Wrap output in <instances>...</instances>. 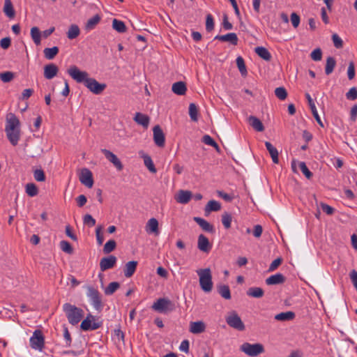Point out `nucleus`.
Here are the masks:
<instances>
[{"instance_id": "obj_1", "label": "nucleus", "mask_w": 357, "mask_h": 357, "mask_svg": "<svg viewBox=\"0 0 357 357\" xmlns=\"http://www.w3.org/2000/svg\"><path fill=\"white\" fill-rule=\"evenodd\" d=\"M67 73L77 83H83L93 94H101L107 87L105 84L99 83L94 78L90 77L87 72L80 70L76 66H70Z\"/></svg>"}, {"instance_id": "obj_2", "label": "nucleus", "mask_w": 357, "mask_h": 357, "mask_svg": "<svg viewBox=\"0 0 357 357\" xmlns=\"http://www.w3.org/2000/svg\"><path fill=\"white\" fill-rule=\"evenodd\" d=\"M20 121L15 114H10L7 118L5 131L9 142L16 146L20 140Z\"/></svg>"}, {"instance_id": "obj_3", "label": "nucleus", "mask_w": 357, "mask_h": 357, "mask_svg": "<svg viewBox=\"0 0 357 357\" xmlns=\"http://www.w3.org/2000/svg\"><path fill=\"white\" fill-rule=\"evenodd\" d=\"M63 310L68 322L73 326L77 325L84 317L83 310L70 303L63 304Z\"/></svg>"}, {"instance_id": "obj_4", "label": "nucleus", "mask_w": 357, "mask_h": 357, "mask_svg": "<svg viewBox=\"0 0 357 357\" xmlns=\"http://www.w3.org/2000/svg\"><path fill=\"white\" fill-rule=\"evenodd\" d=\"M197 273L199 278V284L204 292H210L213 289L212 275L210 268L199 269Z\"/></svg>"}, {"instance_id": "obj_5", "label": "nucleus", "mask_w": 357, "mask_h": 357, "mask_svg": "<svg viewBox=\"0 0 357 357\" xmlns=\"http://www.w3.org/2000/svg\"><path fill=\"white\" fill-rule=\"evenodd\" d=\"M240 351L249 357H256L264 354L265 349L261 343L244 342L240 346Z\"/></svg>"}, {"instance_id": "obj_6", "label": "nucleus", "mask_w": 357, "mask_h": 357, "mask_svg": "<svg viewBox=\"0 0 357 357\" xmlns=\"http://www.w3.org/2000/svg\"><path fill=\"white\" fill-rule=\"evenodd\" d=\"M86 296L93 307L97 311H101L103 305L101 295L98 290L91 286L86 287Z\"/></svg>"}, {"instance_id": "obj_7", "label": "nucleus", "mask_w": 357, "mask_h": 357, "mask_svg": "<svg viewBox=\"0 0 357 357\" xmlns=\"http://www.w3.org/2000/svg\"><path fill=\"white\" fill-rule=\"evenodd\" d=\"M30 347L36 351H41L45 345V337L40 330H35L29 340Z\"/></svg>"}, {"instance_id": "obj_8", "label": "nucleus", "mask_w": 357, "mask_h": 357, "mask_svg": "<svg viewBox=\"0 0 357 357\" xmlns=\"http://www.w3.org/2000/svg\"><path fill=\"white\" fill-rule=\"evenodd\" d=\"M102 323L96 321L95 316L89 314L81 323V329L84 331H95L98 329Z\"/></svg>"}, {"instance_id": "obj_9", "label": "nucleus", "mask_w": 357, "mask_h": 357, "mask_svg": "<svg viewBox=\"0 0 357 357\" xmlns=\"http://www.w3.org/2000/svg\"><path fill=\"white\" fill-rule=\"evenodd\" d=\"M227 324L231 328L238 331H243L245 325L240 317L235 312H231L226 317Z\"/></svg>"}, {"instance_id": "obj_10", "label": "nucleus", "mask_w": 357, "mask_h": 357, "mask_svg": "<svg viewBox=\"0 0 357 357\" xmlns=\"http://www.w3.org/2000/svg\"><path fill=\"white\" fill-rule=\"evenodd\" d=\"M152 309L160 313H166L172 310V303L169 299L161 298L153 303Z\"/></svg>"}, {"instance_id": "obj_11", "label": "nucleus", "mask_w": 357, "mask_h": 357, "mask_svg": "<svg viewBox=\"0 0 357 357\" xmlns=\"http://www.w3.org/2000/svg\"><path fill=\"white\" fill-rule=\"evenodd\" d=\"M79 181L88 188H91L93 185V179L91 172L87 168H83L79 176Z\"/></svg>"}, {"instance_id": "obj_12", "label": "nucleus", "mask_w": 357, "mask_h": 357, "mask_svg": "<svg viewBox=\"0 0 357 357\" xmlns=\"http://www.w3.org/2000/svg\"><path fill=\"white\" fill-rule=\"evenodd\" d=\"M101 152L105 155V158L113 164L118 171L123 169V166L122 162L114 153L105 149H102Z\"/></svg>"}, {"instance_id": "obj_13", "label": "nucleus", "mask_w": 357, "mask_h": 357, "mask_svg": "<svg viewBox=\"0 0 357 357\" xmlns=\"http://www.w3.org/2000/svg\"><path fill=\"white\" fill-rule=\"evenodd\" d=\"M197 248L200 251L208 253L212 248V245L206 236L199 234L197 238Z\"/></svg>"}, {"instance_id": "obj_14", "label": "nucleus", "mask_w": 357, "mask_h": 357, "mask_svg": "<svg viewBox=\"0 0 357 357\" xmlns=\"http://www.w3.org/2000/svg\"><path fill=\"white\" fill-rule=\"evenodd\" d=\"M192 197V194L189 190H180L174 197L175 200L182 204H188Z\"/></svg>"}, {"instance_id": "obj_15", "label": "nucleus", "mask_w": 357, "mask_h": 357, "mask_svg": "<svg viewBox=\"0 0 357 357\" xmlns=\"http://www.w3.org/2000/svg\"><path fill=\"white\" fill-rule=\"evenodd\" d=\"M116 262V257L113 255H110L107 257H103L100 261V268L102 271H105L109 268H112Z\"/></svg>"}, {"instance_id": "obj_16", "label": "nucleus", "mask_w": 357, "mask_h": 357, "mask_svg": "<svg viewBox=\"0 0 357 357\" xmlns=\"http://www.w3.org/2000/svg\"><path fill=\"white\" fill-rule=\"evenodd\" d=\"M146 231L149 234H159L158 221L155 218L149 219L145 227Z\"/></svg>"}, {"instance_id": "obj_17", "label": "nucleus", "mask_w": 357, "mask_h": 357, "mask_svg": "<svg viewBox=\"0 0 357 357\" xmlns=\"http://www.w3.org/2000/svg\"><path fill=\"white\" fill-rule=\"evenodd\" d=\"M153 139L155 144L158 146H163L165 145V135L162 130L159 126H155L153 129Z\"/></svg>"}, {"instance_id": "obj_18", "label": "nucleus", "mask_w": 357, "mask_h": 357, "mask_svg": "<svg viewBox=\"0 0 357 357\" xmlns=\"http://www.w3.org/2000/svg\"><path fill=\"white\" fill-rule=\"evenodd\" d=\"M214 39L223 42H229L233 45H236L238 41L237 35L235 33H229L225 35H218Z\"/></svg>"}, {"instance_id": "obj_19", "label": "nucleus", "mask_w": 357, "mask_h": 357, "mask_svg": "<svg viewBox=\"0 0 357 357\" xmlns=\"http://www.w3.org/2000/svg\"><path fill=\"white\" fill-rule=\"evenodd\" d=\"M206 325L202 321H192L190 323L189 331L192 334H199L204 332Z\"/></svg>"}, {"instance_id": "obj_20", "label": "nucleus", "mask_w": 357, "mask_h": 357, "mask_svg": "<svg viewBox=\"0 0 357 357\" xmlns=\"http://www.w3.org/2000/svg\"><path fill=\"white\" fill-rule=\"evenodd\" d=\"M58 70V67L55 64H47L44 67V76L47 79H52L56 75Z\"/></svg>"}, {"instance_id": "obj_21", "label": "nucleus", "mask_w": 357, "mask_h": 357, "mask_svg": "<svg viewBox=\"0 0 357 357\" xmlns=\"http://www.w3.org/2000/svg\"><path fill=\"white\" fill-rule=\"evenodd\" d=\"M133 119L137 124L142 126L144 128H147L149 125L150 119L144 114L137 112Z\"/></svg>"}, {"instance_id": "obj_22", "label": "nucleus", "mask_w": 357, "mask_h": 357, "mask_svg": "<svg viewBox=\"0 0 357 357\" xmlns=\"http://www.w3.org/2000/svg\"><path fill=\"white\" fill-rule=\"evenodd\" d=\"M194 220L195 222H197L202 229L207 232L209 233H213L214 232V227L213 226L210 224L208 222H207L204 218H199V217H195Z\"/></svg>"}, {"instance_id": "obj_23", "label": "nucleus", "mask_w": 357, "mask_h": 357, "mask_svg": "<svg viewBox=\"0 0 357 357\" xmlns=\"http://www.w3.org/2000/svg\"><path fill=\"white\" fill-rule=\"evenodd\" d=\"M285 281V277L282 273L272 275L266 279V283L268 285H274L282 284Z\"/></svg>"}, {"instance_id": "obj_24", "label": "nucleus", "mask_w": 357, "mask_h": 357, "mask_svg": "<svg viewBox=\"0 0 357 357\" xmlns=\"http://www.w3.org/2000/svg\"><path fill=\"white\" fill-rule=\"evenodd\" d=\"M139 155L143 158L144 165L147 167V169L151 172L155 173L156 168L155 167L151 158L149 155L144 153L143 151L139 152Z\"/></svg>"}, {"instance_id": "obj_25", "label": "nucleus", "mask_w": 357, "mask_h": 357, "mask_svg": "<svg viewBox=\"0 0 357 357\" xmlns=\"http://www.w3.org/2000/svg\"><path fill=\"white\" fill-rule=\"evenodd\" d=\"M265 146L272 158L273 162L275 164H278L279 158L277 149L273 146L269 142H266Z\"/></svg>"}, {"instance_id": "obj_26", "label": "nucleus", "mask_w": 357, "mask_h": 357, "mask_svg": "<svg viewBox=\"0 0 357 357\" xmlns=\"http://www.w3.org/2000/svg\"><path fill=\"white\" fill-rule=\"evenodd\" d=\"M172 91L178 96H183L187 91L186 85L183 82H177L172 84Z\"/></svg>"}, {"instance_id": "obj_27", "label": "nucleus", "mask_w": 357, "mask_h": 357, "mask_svg": "<svg viewBox=\"0 0 357 357\" xmlns=\"http://www.w3.org/2000/svg\"><path fill=\"white\" fill-rule=\"evenodd\" d=\"M137 261H130L126 264L124 268V275L126 278H130L136 271Z\"/></svg>"}, {"instance_id": "obj_28", "label": "nucleus", "mask_w": 357, "mask_h": 357, "mask_svg": "<svg viewBox=\"0 0 357 357\" xmlns=\"http://www.w3.org/2000/svg\"><path fill=\"white\" fill-rule=\"evenodd\" d=\"M248 121L250 126L257 131L261 132L264 130V127L261 121L257 117L250 116Z\"/></svg>"}, {"instance_id": "obj_29", "label": "nucleus", "mask_w": 357, "mask_h": 357, "mask_svg": "<svg viewBox=\"0 0 357 357\" xmlns=\"http://www.w3.org/2000/svg\"><path fill=\"white\" fill-rule=\"evenodd\" d=\"M221 208L220 204L215 200H211L205 206V213H209L211 211H218Z\"/></svg>"}, {"instance_id": "obj_30", "label": "nucleus", "mask_w": 357, "mask_h": 357, "mask_svg": "<svg viewBox=\"0 0 357 357\" xmlns=\"http://www.w3.org/2000/svg\"><path fill=\"white\" fill-rule=\"evenodd\" d=\"M295 317V314L293 312L288 311L281 312L275 316V319L278 321H284L292 320Z\"/></svg>"}, {"instance_id": "obj_31", "label": "nucleus", "mask_w": 357, "mask_h": 357, "mask_svg": "<svg viewBox=\"0 0 357 357\" xmlns=\"http://www.w3.org/2000/svg\"><path fill=\"white\" fill-rule=\"evenodd\" d=\"M264 294V290L260 287H250L247 291V295L252 298H261Z\"/></svg>"}, {"instance_id": "obj_32", "label": "nucleus", "mask_w": 357, "mask_h": 357, "mask_svg": "<svg viewBox=\"0 0 357 357\" xmlns=\"http://www.w3.org/2000/svg\"><path fill=\"white\" fill-rule=\"evenodd\" d=\"M80 33V29L77 24H72L70 26L67 31V37L70 40L76 38Z\"/></svg>"}, {"instance_id": "obj_33", "label": "nucleus", "mask_w": 357, "mask_h": 357, "mask_svg": "<svg viewBox=\"0 0 357 357\" xmlns=\"http://www.w3.org/2000/svg\"><path fill=\"white\" fill-rule=\"evenodd\" d=\"M255 52L259 56L264 59L265 61H269L271 58L270 52L264 47H257L255 48Z\"/></svg>"}, {"instance_id": "obj_34", "label": "nucleus", "mask_w": 357, "mask_h": 357, "mask_svg": "<svg viewBox=\"0 0 357 357\" xmlns=\"http://www.w3.org/2000/svg\"><path fill=\"white\" fill-rule=\"evenodd\" d=\"M100 17L99 15H96L91 18L89 19L85 28L86 30L90 31L95 28V26L100 22Z\"/></svg>"}, {"instance_id": "obj_35", "label": "nucleus", "mask_w": 357, "mask_h": 357, "mask_svg": "<svg viewBox=\"0 0 357 357\" xmlns=\"http://www.w3.org/2000/svg\"><path fill=\"white\" fill-rule=\"evenodd\" d=\"M41 36V32L38 27L33 26L31 29V36L36 45L40 44Z\"/></svg>"}, {"instance_id": "obj_36", "label": "nucleus", "mask_w": 357, "mask_h": 357, "mask_svg": "<svg viewBox=\"0 0 357 357\" xmlns=\"http://www.w3.org/2000/svg\"><path fill=\"white\" fill-rule=\"evenodd\" d=\"M336 65V61L335 59L332 57L329 56L326 59V63L325 67V73L326 75H330L333 73L335 67Z\"/></svg>"}, {"instance_id": "obj_37", "label": "nucleus", "mask_w": 357, "mask_h": 357, "mask_svg": "<svg viewBox=\"0 0 357 357\" xmlns=\"http://www.w3.org/2000/svg\"><path fill=\"white\" fill-rule=\"evenodd\" d=\"M3 12L5 13L6 15L8 16V17H14L15 11L10 0H5Z\"/></svg>"}, {"instance_id": "obj_38", "label": "nucleus", "mask_w": 357, "mask_h": 357, "mask_svg": "<svg viewBox=\"0 0 357 357\" xmlns=\"http://www.w3.org/2000/svg\"><path fill=\"white\" fill-rule=\"evenodd\" d=\"M218 293L225 299L229 300L231 298V292L229 286L222 284L218 287Z\"/></svg>"}, {"instance_id": "obj_39", "label": "nucleus", "mask_w": 357, "mask_h": 357, "mask_svg": "<svg viewBox=\"0 0 357 357\" xmlns=\"http://www.w3.org/2000/svg\"><path fill=\"white\" fill-rule=\"evenodd\" d=\"M26 193L30 197H35L38 193L37 186L33 183H29L25 186Z\"/></svg>"}, {"instance_id": "obj_40", "label": "nucleus", "mask_w": 357, "mask_h": 357, "mask_svg": "<svg viewBox=\"0 0 357 357\" xmlns=\"http://www.w3.org/2000/svg\"><path fill=\"white\" fill-rule=\"evenodd\" d=\"M189 116L192 121H198V108L195 103L189 105Z\"/></svg>"}, {"instance_id": "obj_41", "label": "nucleus", "mask_w": 357, "mask_h": 357, "mask_svg": "<svg viewBox=\"0 0 357 357\" xmlns=\"http://www.w3.org/2000/svg\"><path fill=\"white\" fill-rule=\"evenodd\" d=\"M59 52V48L57 47H53L50 48H45L44 50V54L46 59H53Z\"/></svg>"}, {"instance_id": "obj_42", "label": "nucleus", "mask_w": 357, "mask_h": 357, "mask_svg": "<svg viewBox=\"0 0 357 357\" xmlns=\"http://www.w3.org/2000/svg\"><path fill=\"white\" fill-rule=\"evenodd\" d=\"M112 27L114 30L119 33H123L126 30L124 22L116 19L113 20Z\"/></svg>"}, {"instance_id": "obj_43", "label": "nucleus", "mask_w": 357, "mask_h": 357, "mask_svg": "<svg viewBox=\"0 0 357 357\" xmlns=\"http://www.w3.org/2000/svg\"><path fill=\"white\" fill-rule=\"evenodd\" d=\"M119 288V283L117 282H110L105 289L106 295L113 294Z\"/></svg>"}, {"instance_id": "obj_44", "label": "nucleus", "mask_w": 357, "mask_h": 357, "mask_svg": "<svg viewBox=\"0 0 357 357\" xmlns=\"http://www.w3.org/2000/svg\"><path fill=\"white\" fill-rule=\"evenodd\" d=\"M236 65L242 75L247 74V70L243 59L241 56L236 58Z\"/></svg>"}, {"instance_id": "obj_45", "label": "nucleus", "mask_w": 357, "mask_h": 357, "mask_svg": "<svg viewBox=\"0 0 357 357\" xmlns=\"http://www.w3.org/2000/svg\"><path fill=\"white\" fill-rule=\"evenodd\" d=\"M232 221L231 215L227 213H225L222 215V222L224 225L225 228L229 229L231 227V224Z\"/></svg>"}, {"instance_id": "obj_46", "label": "nucleus", "mask_w": 357, "mask_h": 357, "mask_svg": "<svg viewBox=\"0 0 357 357\" xmlns=\"http://www.w3.org/2000/svg\"><path fill=\"white\" fill-rule=\"evenodd\" d=\"M298 166H299V168H300L301 171L305 176V177L309 179V178H310L312 177V174L309 170V169L307 168L305 162H298Z\"/></svg>"}, {"instance_id": "obj_47", "label": "nucleus", "mask_w": 357, "mask_h": 357, "mask_svg": "<svg viewBox=\"0 0 357 357\" xmlns=\"http://www.w3.org/2000/svg\"><path fill=\"white\" fill-rule=\"evenodd\" d=\"M275 94L280 100H283L287 96V93L284 87H278L275 90Z\"/></svg>"}, {"instance_id": "obj_48", "label": "nucleus", "mask_w": 357, "mask_h": 357, "mask_svg": "<svg viewBox=\"0 0 357 357\" xmlns=\"http://www.w3.org/2000/svg\"><path fill=\"white\" fill-rule=\"evenodd\" d=\"M116 242L114 240L108 241L104 245L103 251L105 253H109L112 252L116 248Z\"/></svg>"}, {"instance_id": "obj_49", "label": "nucleus", "mask_w": 357, "mask_h": 357, "mask_svg": "<svg viewBox=\"0 0 357 357\" xmlns=\"http://www.w3.org/2000/svg\"><path fill=\"white\" fill-rule=\"evenodd\" d=\"M34 178L39 182L44 181L45 180V175L43 169H38L33 172Z\"/></svg>"}, {"instance_id": "obj_50", "label": "nucleus", "mask_w": 357, "mask_h": 357, "mask_svg": "<svg viewBox=\"0 0 357 357\" xmlns=\"http://www.w3.org/2000/svg\"><path fill=\"white\" fill-rule=\"evenodd\" d=\"M202 142L206 144L211 146L213 147L218 148V144L214 141V139L208 135H205L202 137Z\"/></svg>"}, {"instance_id": "obj_51", "label": "nucleus", "mask_w": 357, "mask_h": 357, "mask_svg": "<svg viewBox=\"0 0 357 357\" xmlns=\"http://www.w3.org/2000/svg\"><path fill=\"white\" fill-rule=\"evenodd\" d=\"M60 248L63 252L68 254H71L73 252V248L71 245L66 241H61Z\"/></svg>"}, {"instance_id": "obj_52", "label": "nucleus", "mask_w": 357, "mask_h": 357, "mask_svg": "<svg viewBox=\"0 0 357 357\" xmlns=\"http://www.w3.org/2000/svg\"><path fill=\"white\" fill-rule=\"evenodd\" d=\"M214 28V22L213 16L211 14L206 15V29L207 31H211Z\"/></svg>"}, {"instance_id": "obj_53", "label": "nucleus", "mask_w": 357, "mask_h": 357, "mask_svg": "<svg viewBox=\"0 0 357 357\" xmlns=\"http://www.w3.org/2000/svg\"><path fill=\"white\" fill-rule=\"evenodd\" d=\"M332 40H333L334 46L336 48L339 49V48L342 47V46H343V41H342V38L337 34L334 33L332 36Z\"/></svg>"}, {"instance_id": "obj_54", "label": "nucleus", "mask_w": 357, "mask_h": 357, "mask_svg": "<svg viewBox=\"0 0 357 357\" xmlns=\"http://www.w3.org/2000/svg\"><path fill=\"white\" fill-rule=\"evenodd\" d=\"M355 66L353 61L349 62L347 69V76L349 80H351L355 77Z\"/></svg>"}, {"instance_id": "obj_55", "label": "nucleus", "mask_w": 357, "mask_h": 357, "mask_svg": "<svg viewBox=\"0 0 357 357\" xmlns=\"http://www.w3.org/2000/svg\"><path fill=\"white\" fill-rule=\"evenodd\" d=\"M347 99L349 100H354L357 98V89L356 87L351 88L346 93Z\"/></svg>"}, {"instance_id": "obj_56", "label": "nucleus", "mask_w": 357, "mask_h": 357, "mask_svg": "<svg viewBox=\"0 0 357 357\" xmlns=\"http://www.w3.org/2000/svg\"><path fill=\"white\" fill-rule=\"evenodd\" d=\"M84 223L89 227H93L96 225V220L89 214H86L83 218Z\"/></svg>"}, {"instance_id": "obj_57", "label": "nucleus", "mask_w": 357, "mask_h": 357, "mask_svg": "<svg viewBox=\"0 0 357 357\" xmlns=\"http://www.w3.org/2000/svg\"><path fill=\"white\" fill-rule=\"evenodd\" d=\"M0 78L3 82H8L13 78V74L11 72H4L0 74Z\"/></svg>"}, {"instance_id": "obj_58", "label": "nucleus", "mask_w": 357, "mask_h": 357, "mask_svg": "<svg viewBox=\"0 0 357 357\" xmlns=\"http://www.w3.org/2000/svg\"><path fill=\"white\" fill-rule=\"evenodd\" d=\"M322 53L319 48L314 50L311 53V58L314 61H320L321 59Z\"/></svg>"}, {"instance_id": "obj_59", "label": "nucleus", "mask_w": 357, "mask_h": 357, "mask_svg": "<svg viewBox=\"0 0 357 357\" xmlns=\"http://www.w3.org/2000/svg\"><path fill=\"white\" fill-rule=\"evenodd\" d=\"M102 227L100 226L98 227L96 229V235L97 243L99 245H102L104 241V237L101 232Z\"/></svg>"}, {"instance_id": "obj_60", "label": "nucleus", "mask_w": 357, "mask_h": 357, "mask_svg": "<svg viewBox=\"0 0 357 357\" xmlns=\"http://www.w3.org/2000/svg\"><path fill=\"white\" fill-rule=\"evenodd\" d=\"M189 347H190V343L189 341L187 340H184L181 342L180 346H179V350L185 353H189Z\"/></svg>"}, {"instance_id": "obj_61", "label": "nucleus", "mask_w": 357, "mask_h": 357, "mask_svg": "<svg viewBox=\"0 0 357 357\" xmlns=\"http://www.w3.org/2000/svg\"><path fill=\"white\" fill-rule=\"evenodd\" d=\"M291 22L294 28H297L300 23V17L299 16L295 13H292L291 14Z\"/></svg>"}, {"instance_id": "obj_62", "label": "nucleus", "mask_w": 357, "mask_h": 357, "mask_svg": "<svg viewBox=\"0 0 357 357\" xmlns=\"http://www.w3.org/2000/svg\"><path fill=\"white\" fill-rule=\"evenodd\" d=\"M282 263V259L280 258H277L272 261L270 264L268 271H275Z\"/></svg>"}, {"instance_id": "obj_63", "label": "nucleus", "mask_w": 357, "mask_h": 357, "mask_svg": "<svg viewBox=\"0 0 357 357\" xmlns=\"http://www.w3.org/2000/svg\"><path fill=\"white\" fill-rule=\"evenodd\" d=\"M311 112L313 114V116L314 117V119H316L317 122L318 123V124L321 126V127H324V123L323 122L321 121V118L318 114V112H317V107H312V109H311Z\"/></svg>"}, {"instance_id": "obj_64", "label": "nucleus", "mask_w": 357, "mask_h": 357, "mask_svg": "<svg viewBox=\"0 0 357 357\" xmlns=\"http://www.w3.org/2000/svg\"><path fill=\"white\" fill-rule=\"evenodd\" d=\"M350 121L352 122H355L357 119V105H354L352 106L350 110Z\"/></svg>"}]
</instances>
